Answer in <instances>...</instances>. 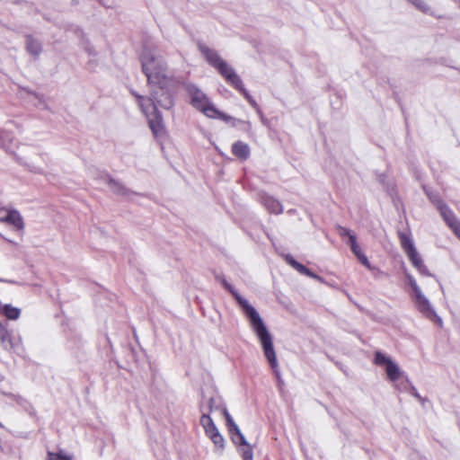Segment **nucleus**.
Masks as SVG:
<instances>
[{
	"label": "nucleus",
	"instance_id": "25",
	"mask_svg": "<svg viewBox=\"0 0 460 460\" xmlns=\"http://www.w3.org/2000/svg\"><path fill=\"white\" fill-rule=\"evenodd\" d=\"M410 285L413 290V292L415 293V296L421 293L419 286L417 285L416 281L414 279L412 278H410Z\"/></svg>",
	"mask_w": 460,
	"mask_h": 460
},
{
	"label": "nucleus",
	"instance_id": "3",
	"mask_svg": "<svg viewBox=\"0 0 460 460\" xmlns=\"http://www.w3.org/2000/svg\"><path fill=\"white\" fill-rule=\"evenodd\" d=\"M185 91L190 99V102L192 107L202 112L208 118L219 119L225 122H229L233 119L230 115L218 111L212 104L207 94L203 93L197 85L189 84L185 86Z\"/></svg>",
	"mask_w": 460,
	"mask_h": 460
},
{
	"label": "nucleus",
	"instance_id": "12",
	"mask_svg": "<svg viewBox=\"0 0 460 460\" xmlns=\"http://www.w3.org/2000/svg\"><path fill=\"white\" fill-rule=\"evenodd\" d=\"M148 126L155 138L164 137L166 134L163 116L161 112L146 117Z\"/></svg>",
	"mask_w": 460,
	"mask_h": 460
},
{
	"label": "nucleus",
	"instance_id": "16",
	"mask_svg": "<svg viewBox=\"0 0 460 460\" xmlns=\"http://www.w3.org/2000/svg\"><path fill=\"white\" fill-rule=\"evenodd\" d=\"M0 345L4 349H10L13 347V336L8 329V325L0 321Z\"/></svg>",
	"mask_w": 460,
	"mask_h": 460
},
{
	"label": "nucleus",
	"instance_id": "23",
	"mask_svg": "<svg viewBox=\"0 0 460 460\" xmlns=\"http://www.w3.org/2000/svg\"><path fill=\"white\" fill-rule=\"evenodd\" d=\"M48 460H72L71 457L65 456L61 453L49 452Z\"/></svg>",
	"mask_w": 460,
	"mask_h": 460
},
{
	"label": "nucleus",
	"instance_id": "5",
	"mask_svg": "<svg viewBox=\"0 0 460 460\" xmlns=\"http://www.w3.org/2000/svg\"><path fill=\"white\" fill-rule=\"evenodd\" d=\"M199 49L207 62L220 74L228 84L239 76L214 49L202 44L199 45Z\"/></svg>",
	"mask_w": 460,
	"mask_h": 460
},
{
	"label": "nucleus",
	"instance_id": "26",
	"mask_svg": "<svg viewBox=\"0 0 460 460\" xmlns=\"http://www.w3.org/2000/svg\"><path fill=\"white\" fill-rule=\"evenodd\" d=\"M3 427H4L3 424L0 422V428H3Z\"/></svg>",
	"mask_w": 460,
	"mask_h": 460
},
{
	"label": "nucleus",
	"instance_id": "18",
	"mask_svg": "<svg viewBox=\"0 0 460 460\" xmlns=\"http://www.w3.org/2000/svg\"><path fill=\"white\" fill-rule=\"evenodd\" d=\"M0 314L7 320L15 321L20 317L21 310L10 304H4L0 305Z\"/></svg>",
	"mask_w": 460,
	"mask_h": 460
},
{
	"label": "nucleus",
	"instance_id": "7",
	"mask_svg": "<svg viewBox=\"0 0 460 460\" xmlns=\"http://www.w3.org/2000/svg\"><path fill=\"white\" fill-rule=\"evenodd\" d=\"M224 416L226 419V426L228 431L231 436L236 435L237 440L232 438V440L234 444L239 445V454L241 455L243 460H253V450L252 447L246 441L245 438L240 431L238 426L233 420L231 415L227 411V410H224Z\"/></svg>",
	"mask_w": 460,
	"mask_h": 460
},
{
	"label": "nucleus",
	"instance_id": "1",
	"mask_svg": "<svg viewBox=\"0 0 460 460\" xmlns=\"http://www.w3.org/2000/svg\"><path fill=\"white\" fill-rule=\"evenodd\" d=\"M222 284L224 288L233 295L238 305L241 306L243 314L249 321L252 330L257 336L261 345L263 354L269 365L270 366L274 374L279 376V365L274 349L273 339L262 319L261 318L259 313L252 305L248 303L247 300L242 297L226 279H223Z\"/></svg>",
	"mask_w": 460,
	"mask_h": 460
},
{
	"label": "nucleus",
	"instance_id": "19",
	"mask_svg": "<svg viewBox=\"0 0 460 460\" xmlns=\"http://www.w3.org/2000/svg\"><path fill=\"white\" fill-rule=\"evenodd\" d=\"M285 261H287V263L288 265H290L293 269H295L299 273L308 276V277H311V278L315 277V275L308 268H306L302 263L296 261L291 255H289V254L286 255Z\"/></svg>",
	"mask_w": 460,
	"mask_h": 460
},
{
	"label": "nucleus",
	"instance_id": "21",
	"mask_svg": "<svg viewBox=\"0 0 460 460\" xmlns=\"http://www.w3.org/2000/svg\"><path fill=\"white\" fill-rule=\"evenodd\" d=\"M415 296L419 310L423 313L429 312L430 310V305L428 299L422 295V293H420Z\"/></svg>",
	"mask_w": 460,
	"mask_h": 460
},
{
	"label": "nucleus",
	"instance_id": "9",
	"mask_svg": "<svg viewBox=\"0 0 460 460\" xmlns=\"http://www.w3.org/2000/svg\"><path fill=\"white\" fill-rule=\"evenodd\" d=\"M0 223L6 224L18 232L24 229L23 218L20 212L6 207L0 208Z\"/></svg>",
	"mask_w": 460,
	"mask_h": 460
},
{
	"label": "nucleus",
	"instance_id": "24",
	"mask_svg": "<svg viewBox=\"0 0 460 460\" xmlns=\"http://www.w3.org/2000/svg\"><path fill=\"white\" fill-rule=\"evenodd\" d=\"M337 230H338V233L341 237H345V236L349 237V243L350 242V236H356L349 229H348L344 226H339L337 227Z\"/></svg>",
	"mask_w": 460,
	"mask_h": 460
},
{
	"label": "nucleus",
	"instance_id": "22",
	"mask_svg": "<svg viewBox=\"0 0 460 460\" xmlns=\"http://www.w3.org/2000/svg\"><path fill=\"white\" fill-rule=\"evenodd\" d=\"M409 3L413 4L418 10L424 13H428L429 12V5L423 0H407Z\"/></svg>",
	"mask_w": 460,
	"mask_h": 460
},
{
	"label": "nucleus",
	"instance_id": "17",
	"mask_svg": "<svg viewBox=\"0 0 460 460\" xmlns=\"http://www.w3.org/2000/svg\"><path fill=\"white\" fill-rule=\"evenodd\" d=\"M349 245L350 246L352 252L355 254V256L358 258L360 263L366 266L367 268L370 269V263L368 261V259L366 256V254L362 252L358 243H357L356 236H350V242L349 243Z\"/></svg>",
	"mask_w": 460,
	"mask_h": 460
},
{
	"label": "nucleus",
	"instance_id": "20",
	"mask_svg": "<svg viewBox=\"0 0 460 460\" xmlns=\"http://www.w3.org/2000/svg\"><path fill=\"white\" fill-rule=\"evenodd\" d=\"M26 49L31 54H32L34 56H38L41 52L40 43L37 40H35L32 36H27Z\"/></svg>",
	"mask_w": 460,
	"mask_h": 460
},
{
	"label": "nucleus",
	"instance_id": "13",
	"mask_svg": "<svg viewBox=\"0 0 460 460\" xmlns=\"http://www.w3.org/2000/svg\"><path fill=\"white\" fill-rule=\"evenodd\" d=\"M230 85L237 90L249 102V104L256 110L258 112H261V109L257 102L251 96V94L247 92V90L243 87V81L240 76L236 77Z\"/></svg>",
	"mask_w": 460,
	"mask_h": 460
},
{
	"label": "nucleus",
	"instance_id": "14",
	"mask_svg": "<svg viewBox=\"0 0 460 460\" xmlns=\"http://www.w3.org/2000/svg\"><path fill=\"white\" fill-rule=\"evenodd\" d=\"M232 154L239 160L245 161L250 157L249 146L242 141H236L232 145Z\"/></svg>",
	"mask_w": 460,
	"mask_h": 460
},
{
	"label": "nucleus",
	"instance_id": "2",
	"mask_svg": "<svg viewBox=\"0 0 460 460\" xmlns=\"http://www.w3.org/2000/svg\"><path fill=\"white\" fill-rule=\"evenodd\" d=\"M142 71L147 78L148 85H157L161 90H164L171 77L166 74V65L159 60L149 49H145L140 56Z\"/></svg>",
	"mask_w": 460,
	"mask_h": 460
},
{
	"label": "nucleus",
	"instance_id": "4",
	"mask_svg": "<svg viewBox=\"0 0 460 460\" xmlns=\"http://www.w3.org/2000/svg\"><path fill=\"white\" fill-rule=\"evenodd\" d=\"M130 93L136 98L141 111L145 114L146 117L153 116L155 113L160 112L157 109V105L155 102V100H156L157 103L164 109H170L173 104L172 98L168 92L163 93L162 95L164 100H159L155 92L151 93L152 97L140 95L133 90H131Z\"/></svg>",
	"mask_w": 460,
	"mask_h": 460
},
{
	"label": "nucleus",
	"instance_id": "15",
	"mask_svg": "<svg viewBox=\"0 0 460 460\" xmlns=\"http://www.w3.org/2000/svg\"><path fill=\"white\" fill-rule=\"evenodd\" d=\"M261 203L270 213L279 215L283 211L281 203L273 197L262 196Z\"/></svg>",
	"mask_w": 460,
	"mask_h": 460
},
{
	"label": "nucleus",
	"instance_id": "10",
	"mask_svg": "<svg viewBox=\"0 0 460 460\" xmlns=\"http://www.w3.org/2000/svg\"><path fill=\"white\" fill-rule=\"evenodd\" d=\"M200 425L203 427L206 435L211 439L213 444L218 447H224V438L219 433L217 426L215 425L213 420L208 414H202L200 417Z\"/></svg>",
	"mask_w": 460,
	"mask_h": 460
},
{
	"label": "nucleus",
	"instance_id": "6",
	"mask_svg": "<svg viewBox=\"0 0 460 460\" xmlns=\"http://www.w3.org/2000/svg\"><path fill=\"white\" fill-rule=\"evenodd\" d=\"M398 237L400 240L401 247L406 253L412 266L416 268V270L421 275L429 276L430 274L429 272V270L423 263V261L419 252H417L411 236L405 233L399 232Z\"/></svg>",
	"mask_w": 460,
	"mask_h": 460
},
{
	"label": "nucleus",
	"instance_id": "11",
	"mask_svg": "<svg viewBox=\"0 0 460 460\" xmlns=\"http://www.w3.org/2000/svg\"><path fill=\"white\" fill-rule=\"evenodd\" d=\"M438 208L447 226L452 230L455 235L460 240V220L455 213L443 202L439 203Z\"/></svg>",
	"mask_w": 460,
	"mask_h": 460
},
{
	"label": "nucleus",
	"instance_id": "8",
	"mask_svg": "<svg viewBox=\"0 0 460 460\" xmlns=\"http://www.w3.org/2000/svg\"><path fill=\"white\" fill-rule=\"evenodd\" d=\"M374 364L376 366H385L386 376L391 382L397 381L402 376L399 367L381 351L375 353Z\"/></svg>",
	"mask_w": 460,
	"mask_h": 460
}]
</instances>
